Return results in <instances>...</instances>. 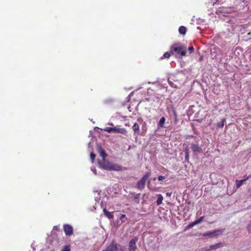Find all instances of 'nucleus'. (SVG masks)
<instances>
[{
    "mask_svg": "<svg viewBox=\"0 0 251 251\" xmlns=\"http://www.w3.org/2000/svg\"><path fill=\"white\" fill-rule=\"evenodd\" d=\"M170 47L172 55H174L176 58L186 55L187 49L186 45L177 42L173 44Z\"/></svg>",
    "mask_w": 251,
    "mask_h": 251,
    "instance_id": "1",
    "label": "nucleus"
},
{
    "mask_svg": "<svg viewBox=\"0 0 251 251\" xmlns=\"http://www.w3.org/2000/svg\"><path fill=\"white\" fill-rule=\"evenodd\" d=\"M100 167L106 170L121 171L122 166L120 165L110 162L105 159H102L101 162L100 163Z\"/></svg>",
    "mask_w": 251,
    "mask_h": 251,
    "instance_id": "2",
    "label": "nucleus"
},
{
    "mask_svg": "<svg viewBox=\"0 0 251 251\" xmlns=\"http://www.w3.org/2000/svg\"><path fill=\"white\" fill-rule=\"evenodd\" d=\"M151 174V172H147L141 179L137 182V187L138 189L142 190L145 188L146 180L149 178Z\"/></svg>",
    "mask_w": 251,
    "mask_h": 251,
    "instance_id": "3",
    "label": "nucleus"
},
{
    "mask_svg": "<svg viewBox=\"0 0 251 251\" xmlns=\"http://www.w3.org/2000/svg\"><path fill=\"white\" fill-rule=\"evenodd\" d=\"M138 238L134 236L130 240L128 244V251H136L137 250L136 243L138 241Z\"/></svg>",
    "mask_w": 251,
    "mask_h": 251,
    "instance_id": "4",
    "label": "nucleus"
},
{
    "mask_svg": "<svg viewBox=\"0 0 251 251\" xmlns=\"http://www.w3.org/2000/svg\"><path fill=\"white\" fill-rule=\"evenodd\" d=\"M118 245L113 240L109 245L101 251H117L118 250Z\"/></svg>",
    "mask_w": 251,
    "mask_h": 251,
    "instance_id": "5",
    "label": "nucleus"
},
{
    "mask_svg": "<svg viewBox=\"0 0 251 251\" xmlns=\"http://www.w3.org/2000/svg\"><path fill=\"white\" fill-rule=\"evenodd\" d=\"M224 229H219L217 230H214L211 231H209L206 233H205L203 234L204 236H208L210 237L216 236L218 235V233H222L223 232Z\"/></svg>",
    "mask_w": 251,
    "mask_h": 251,
    "instance_id": "6",
    "label": "nucleus"
},
{
    "mask_svg": "<svg viewBox=\"0 0 251 251\" xmlns=\"http://www.w3.org/2000/svg\"><path fill=\"white\" fill-rule=\"evenodd\" d=\"M63 229L65 234L67 236H70L73 234V228L72 226L70 225H64L63 226Z\"/></svg>",
    "mask_w": 251,
    "mask_h": 251,
    "instance_id": "7",
    "label": "nucleus"
},
{
    "mask_svg": "<svg viewBox=\"0 0 251 251\" xmlns=\"http://www.w3.org/2000/svg\"><path fill=\"white\" fill-rule=\"evenodd\" d=\"M192 151L195 152L202 153L203 152L202 149L199 146L198 144H193L191 147Z\"/></svg>",
    "mask_w": 251,
    "mask_h": 251,
    "instance_id": "8",
    "label": "nucleus"
},
{
    "mask_svg": "<svg viewBox=\"0 0 251 251\" xmlns=\"http://www.w3.org/2000/svg\"><path fill=\"white\" fill-rule=\"evenodd\" d=\"M132 129L134 132V135H139L140 126L138 124L135 123L132 127Z\"/></svg>",
    "mask_w": 251,
    "mask_h": 251,
    "instance_id": "9",
    "label": "nucleus"
},
{
    "mask_svg": "<svg viewBox=\"0 0 251 251\" xmlns=\"http://www.w3.org/2000/svg\"><path fill=\"white\" fill-rule=\"evenodd\" d=\"M113 132L120 133L126 135L127 133V131L124 128H120L114 127V130H113Z\"/></svg>",
    "mask_w": 251,
    "mask_h": 251,
    "instance_id": "10",
    "label": "nucleus"
},
{
    "mask_svg": "<svg viewBox=\"0 0 251 251\" xmlns=\"http://www.w3.org/2000/svg\"><path fill=\"white\" fill-rule=\"evenodd\" d=\"M103 211L104 212L105 216L107 218H108L109 219H111L113 218L114 215L113 214V212H110L108 211L105 208H104L103 209Z\"/></svg>",
    "mask_w": 251,
    "mask_h": 251,
    "instance_id": "11",
    "label": "nucleus"
},
{
    "mask_svg": "<svg viewBox=\"0 0 251 251\" xmlns=\"http://www.w3.org/2000/svg\"><path fill=\"white\" fill-rule=\"evenodd\" d=\"M99 152L100 153V156L102 157L103 159H105V158L107 156V154L106 153L105 151L100 147L99 149Z\"/></svg>",
    "mask_w": 251,
    "mask_h": 251,
    "instance_id": "12",
    "label": "nucleus"
},
{
    "mask_svg": "<svg viewBox=\"0 0 251 251\" xmlns=\"http://www.w3.org/2000/svg\"><path fill=\"white\" fill-rule=\"evenodd\" d=\"M165 122V118L164 117H161V119H160L159 122L157 124L158 126L159 127H161V128L163 127L164 126Z\"/></svg>",
    "mask_w": 251,
    "mask_h": 251,
    "instance_id": "13",
    "label": "nucleus"
},
{
    "mask_svg": "<svg viewBox=\"0 0 251 251\" xmlns=\"http://www.w3.org/2000/svg\"><path fill=\"white\" fill-rule=\"evenodd\" d=\"M186 28L184 26H180L178 29L179 33L182 35H185L186 34Z\"/></svg>",
    "mask_w": 251,
    "mask_h": 251,
    "instance_id": "14",
    "label": "nucleus"
},
{
    "mask_svg": "<svg viewBox=\"0 0 251 251\" xmlns=\"http://www.w3.org/2000/svg\"><path fill=\"white\" fill-rule=\"evenodd\" d=\"M172 55V53L171 52V48H170L169 51L166 52L163 56H162L160 59H163V58H169L171 55Z\"/></svg>",
    "mask_w": 251,
    "mask_h": 251,
    "instance_id": "15",
    "label": "nucleus"
},
{
    "mask_svg": "<svg viewBox=\"0 0 251 251\" xmlns=\"http://www.w3.org/2000/svg\"><path fill=\"white\" fill-rule=\"evenodd\" d=\"M163 199V196L161 194L157 195V200L156 203L158 205H159L162 203Z\"/></svg>",
    "mask_w": 251,
    "mask_h": 251,
    "instance_id": "16",
    "label": "nucleus"
},
{
    "mask_svg": "<svg viewBox=\"0 0 251 251\" xmlns=\"http://www.w3.org/2000/svg\"><path fill=\"white\" fill-rule=\"evenodd\" d=\"M225 122H226L225 119H222L221 121L219 123L217 124V126L218 127H220V128L223 127V126H224Z\"/></svg>",
    "mask_w": 251,
    "mask_h": 251,
    "instance_id": "17",
    "label": "nucleus"
},
{
    "mask_svg": "<svg viewBox=\"0 0 251 251\" xmlns=\"http://www.w3.org/2000/svg\"><path fill=\"white\" fill-rule=\"evenodd\" d=\"M244 180L243 179L241 180H236V185L237 188H239L243 183Z\"/></svg>",
    "mask_w": 251,
    "mask_h": 251,
    "instance_id": "18",
    "label": "nucleus"
},
{
    "mask_svg": "<svg viewBox=\"0 0 251 251\" xmlns=\"http://www.w3.org/2000/svg\"><path fill=\"white\" fill-rule=\"evenodd\" d=\"M222 244L221 243H217L215 245H212L210 247L211 249H215L218 248H220Z\"/></svg>",
    "mask_w": 251,
    "mask_h": 251,
    "instance_id": "19",
    "label": "nucleus"
},
{
    "mask_svg": "<svg viewBox=\"0 0 251 251\" xmlns=\"http://www.w3.org/2000/svg\"><path fill=\"white\" fill-rule=\"evenodd\" d=\"M185 160L187 161L189 159V149L188 148H186L185 150Z\"/></svg>",
    "mask_w": 251,
    "mask_h": 251,
    "instance_id": "20",
    "label": "nucleus"
},
{
    "mask_svg": "<svg viewBox=\"0 0 251 251\" xmlns=\"http://www.w3.org/2000/svg\"><path fill=\"white\" fill-rule=\"evenodd\" d=\"M120 219L122 221V222L124 223L126 220H127V218L126 217V216L125 214H122L120 217Z\"/></svg>",
    "mask_w": 251,
    "mask_h": 251,
    "instance_id": "21",
    "label": "nucleus"
},
{
    "mask_svg": "<svg viewBox=\"0 0 251 251\" xmlns=\"http://www.w3.org/2000/svg\"><path fill=\"white\" fill-rule=\"evenodd\" d=\"M204 219V217L203 216H202L201 217H200L199 219L195 221V223L196 224V225H198L199 224H200L203 220Z\"/></svg>",
    "mask_w": 251,
    "mask_h": 251,
    "instance_id": "22",
    "label": "nucleus"
},
{
    "mask_svg": "<svg viewBox=\"0 0 251 251\" xmlns=\"http://www.w3.org/2000/svg\"><path fill=\"white\" fill-rule=\"evenodd\" d=\"M114 127H107L104 129V130L107 132L110 133L113 132Z\"/></svg>",
    "mask_w": 251,
    "mask_h": 251,
    "instance_id": "23",
    "label": "nucleus"
},
{
    "mask_svg": "<svg viewBox=\"0 0 251 251\" xmlns=\"http://www.w3.org/2000/svg\"><path fill=\"white\" fill-rule=\"evenodd\" d=\"M196 225V224L195 223V222H192V223L189 224L187 226H186V229H189L190 228H192L193 226H194Z\"/></svg>",
    "mask_w": 251,
    "mask_h": 251,
    "instance_id": "24",
    "label": "nucleus"
},
{
    "mask_svg": "<svg viewBox=\"0 0 251 251\" xmlns=\"http://www.w3.org/2000/svg\"><path fill=\"white\" fill-rule=\"evenodd\" d=\"M62 251H70V246L69 245L64 246L62 250Z\"/></svg>",
    "mask_w": 251,
    "mask_h": 251,
    "instance_id": "25",
    "label": "nucleus"
},
{
    "mask_svg": "<svg viewBox=\"0 0 251 251\" xmlns=\"http://www.w3.org/2000/svg\"><path fill=\"white\" fill-rule=\"evenodd\" d=\"M188 50L189 51L190 54L192 53L194 51V47L192 46L189 47L188 48Z\"/></svg>",
    "mask_w": 251,
    "mask_h": 251,
    "instance_id": "26",
    "label": "nucleus"
},
{
    "mask_svg": "<svg viewBox=\"0 0 251 251\" xmlns=\"http://www.w3.org/2000/svg\"><path fill=\"white\" fill-rule=\"evenodd\" d=\"M95 154L93 153V152H91V154H90V158H91V159L92 160V162H93L94 160H95Z\"/></svg>",
    "mask_w": 251,
    "mask_h": 251,
    "instance_id": "27",
    "label": "nucleus"
},
{
    "mask_svg": "<svg viewBox=\"0 0 251 251\" xmlns=\"http://www.w3.org/2000/svg\"><path fill=\"white\" fill-rule=\"evenodd\" d=\"M247 230L249 233L251 234V222L249 223L247 226Z\"/></svg>",
    "mask_w": 251,
    "mask_h": 251,
    "instance_id": "28",
    "label": "nucleus"
},
{
    "mask_svg": "<svg viewBox=\"0 0 251 251\" xmlns=\"http://www.w3.org/2000/svg\"><path fill=\"white\" fill-rule=\"evenodd\" d=\"M165 178V176H159L158 177V180L159 181H162L163 180V179H164Z\"/></svg>",
    "mask_w": 251,
    "mask_h": 251,
    "instance_id": "29",
    "label": "nucleus"
},
{
    "mask_svg": "<svg viewBox=\"0 0 251 251\" xmlns=\"http://www.w3.org/2000/svg\"><path fill=\"white\" fill-rule=\"evenodd\" d=\"M250 178H251V175L248 176H245V178L243 179V180H244V181H245L247 180Z\"/></svg>",
    "mask_w": 251,
    "mask_h": 251,
    "instance_id": "30",
    "label": "nucleus"
},
{
    "mask_svg": "<svg viewBox=\"0 0 251 251\" xmlns=\"http://www.w3.org/2000/svg\"><path fill=\"white\" fill-rule=\"evenodd\" d=\"M53 229H55V230H57L58 229V226H54Z\"/></svg>",
    "mask_w": 251,
    "mask_h": 251,
    "instance_id": "31",
    "label": "nucleus"
},
{
    "mask_svg": "<svg viewBox=\"0 0 251 251\" xmlns=\"http://www.w3.org/2000/svg\"><path fill=\"white\" fill-rule=\"evenodd\" d=\"M202 59V57H201L200 58V60H201Z\"/></svg>",
    "mask_w": 251,
    "mask_h": 251,
    "instance_id": "32",
    "label": "nucleus"
},
{
    "mask_svg": "<svg viewBox=\"0 0 251 251\" xmlns=\"http://www.w3.org/2000/svg\"><path fill=\"white\" fill-rule=\"evenodd\" d=\"M155 179H156V177H154V178H153V180H155Z\"/></svg>",
    "mask_w": 251,
    "mask_h": 251,
    "instance_id": "33",
    "label": "nucleus"
},
{
    "mask_svg": "<svg viewBox=\"0 0 251 251\" xmlns=\"http://www.w3.org/2000/svg\"><path fill=\"white\" fill-rule=\"evenodd\" d=\"M167 195H169V196H170V195L169 194V193H167Z\"/></svg>",
    "mask_w": 251,
    "mask_h": 251,
    "instance_id": "34",
    "label": "nucleus"
}]
</instances>
